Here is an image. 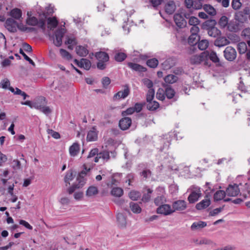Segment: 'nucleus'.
Segmentation results:
<instances>
[{"label": "nucleus", "instance_id": "nucleus-54", "mask_svg": "<svg viewBox=\"0 0 250 250\" xmlns=\"http://www.w3.org/2000/svg\"><path fill=\"white\" fill-rule=\"evenodd\" d=\"M143 83L145 85H146L149 89H153V83L152 82L148 79L145 78L143 79Z\"/></svg>", "mask_w": 250, "mask_h": 250}, {"label": "nucleus", "instance_id": "nucleus-18", "mask_svg": "<svg viewBox=\"0 0 250 250\" xmlns=\"http://www.w3.org/2000/svg\"><path fill=\"white\" fill-rule=\"evenodd\" d=\"M116 219L119 226L121 228H125L126 225V217L122 213H118Z\"/></svg>", "mask_w": 250, "mask_h": 250}, {"label": "nucleus", "instance_id": "nucleus-62", "mask_svg": "<svg viewBox=\"0 0 250 250\" xmlns=\"http://www.w3.org/2000/svg\"><path fill=\"white\" fill-rule=\"evenodd\" d=\"M2 88L7 89L10 86V82L7 78L2 80L0 83Z\"/></svg>", "mask_w": 250, "mask_h": 250}, {"label": "nucleus", "instance_id": "nucleus-11", "mask_svg": "<svg viewBox=\"0 0 250 250\" xmlns=\"http://www.w3.org/2000/svg\"><path fill=\"white\" fill-rule=\"evenodd\" d=\"M157 212L159 214L167 215L174 212V210H172L170 205L168 204H164L160 206L157 208Z\"/></svg>", "mask_w": 250, "mask_h": 250}, {"label": "nucleus", "instance_id": "nucleus-56", "mask_svg": "<svg viewBox=\"0 0 250 250\" xmlns=\"http://www.w3.org/2000/svg\"><path fill=\"white\" fill-rule=\"evenodd\" d=\"M199 20L195 17H191L188 21L189 24L192 26L198 25L199 24Z\"/></svg>", "mask_w": 250, "mask_h": 250}, {"label": "nucleus", "instance_id": "nucleus-57", "mask_svg": "<svg viewBox=\"0 0 250 250\" xmlns=\"http://www.w3.org/2000/svg\"><path fill=\"white\" fill-rule=\"evenodd\" d=\"M19 52L23 56L24 59L26 61H28L32 65H33V66L35 65V63H34V62L24 53V52L23 51V50L21 48L20 49Z\"/></svg>", "mask_w": 250, "mask_h": 250}, {"label": "nucleus", "instance_id": "nucleus-15", "mask_svg": "<svg viewBox=\"0 0 250 250\" xmlns=\"http://www.w3.org/2000/svg\"><path fill=\"white\" fill-rule=\"evenodd\" d=\"M176 8L175 2L172 0H169L166 4L165 9L167 14L171 15L174 12Z\"/></svg>", "mask_w": 250, "mask_h": 250}, {"label": "nucleus", "instance_id": "nucleus-37", "mask_svg": "<svg viewBox=\"0 0 250 250\" xmlns=\"http://www.w3.org/2000/svg\"><path fill=\"white\" fill-rule=\"evenodd\" d=\"M190 31L191 33V35L189 36L188 38V42H192L191 41V40L193 38V36H197L199 31V28L198 26V25H194L191 27V28L190 29Z\"/></svg>", "mask_w": 250, "mask_h": 250}, {"label": "nucleus", "instance_id": "nucleus-17", "mask_svg": "<svg viewBox=\"0 0 250 250\" xmlns=\"http://www.w3.org/2000/svg\"><path fill=\"white\" fill-rule=\"evenodd\" d=\"M80 150V146L78 143H74L69 148L70 155L72 157L77 155Z\"/></svg>", "mask_w": 250, "mask_h": 250}, {"label": "nucleus", "instance_id": "nucleus-6", "mask_svg": "<svg viewBox=\"0 0 250 250\" xmlns=\"http://www.w3.org/2000/svg\"><path fill=\"white\" fill-rule=\"evenodd\" d=\"M86 172L84 171H82L79 174V177L77 178V180L79 181V184H73L71 187H70L68 189V192L69 194H71L73 192H74V191L77 189L81 187H82L85 181L84 180L83 178V177L85 175Z\"/></svg>", "mask_w": 250, "mask_h": 250}, {"label": "nucleus", "instance_id": "nucleus-36", "mask_svg": "<svg viewBox=\"0 0 250 250\" xmlns=\"http://www.w3.org/2000/svg\"><path fill=\"white\" fill-rule=\"evenodd\" d=\"M226 194H227L226 192L224 190H220L216 191L214 195L213 198L214 201H218L223 199L225 197Z\"/></svg>", "mask_w": 250, "mask_h": 250}, {"label": "nucleus", "instance_id": "nucleus-46", "mask_svg": "<svg viewBox=\"0 0 250 250\" xmlns=\"http://www.w3.org/2000/svg\"><path fill=\"white\" fill-rule=\"evenodd\" d=\"M208 46V42L207 40H202L198 43V47L201 50H205Z\"/></svg>", "mask_w": 250, "mask_h": 250}, {"label": "nucleus", "instance_id": "nucleus-9", "mask_svg": "<svg viewBox=\"0 0 250 250\" xmlns=\"http://www.w3.org/2000/svg\"><path fill=\"white\" fill-rule=\"evenodd\" d=\"M187 207V203L184 200H178L175 201L172 204V210L174 212L175 211H183L185 210Z\"/></svg>", "mask_w": 250, "mask_h": 250}, {"label": "nucleus", "instance_id": "nucleus-29", "mask_svg": "<svg viewBox=\"0 0 250 250\" xmlns=\"http://www.w3.org/2000/svg\"><path fill=\"white\" fill-rule=\"evenodd\" d=\"M99 192L98 188L93 186H90L86 191L85 195L88 197H91L97 195Z\"/></svg>", "mask_w": 250, "mask_h": 250}, {"label": "nucleus", "instance_id": "nucleus-38", "mask_svg": "<svg viewBox=\"0 0 250 250\" xmlns=\"http://www.w3.org/2000/svg\"><path fill=\"white\" fill-rule=\"evenodd\" d=\"M127 65L132 69L133 70H134L135 71H145V68L143 67L142 66L140 65V64L134 63L132 62H128L127 63Z\"/></svg>", "mask_w": 250, "mask_h": 250}, {"label": "nucleus", "instance_id": "nucleus-53", "mask_svg": "<svg viewBox=\"0 0 250 250\" xmlns=\"http://www.w3.org/2000/svg\"><path fill=\"white\" fill-rule=\"evenodd\" d=\"M156 97L158 99L163 101L165 99L164 90L162 88H159L156 93Z\"/></svg>", "mask_w": 250, "mask_h": 250}, {"label": "nucleus", "instance_id": "nucleus-32", "mask_svg": "<svg viewBox=\"0 0 250 250\" xmlns=\"http://www.w3.org/2000/svg\"><path fill=\"white\" fill-rule=\"evenodd\" d=\"M129 208L134 213L138 214L142 211L141 208L140 206L137 203L133 202H130Z\"/></svg>", "mask_w": 250, "mask_h": 250}, {"label": "nucleus", "instance_id": "nucleus-48", "mask_svg": "<svg viewBox=\"0 0 250 250\" xmlns=\"http://www.w3.org/2000/svg\"><path fill=\"white\" fill-rule=\"evenodd\" d=\"M126 58V55L123 52H118L115 54L114 56L115 60L118 62H121Z\"/></svg>", "mask_w": 250, "mask_h": 250}, {"label": "nucleus", "instance_id": "nucleus-50", "mask_svg": "<svg viewBox=\"0 0 250 250\" xmlns=\"http://www.w3.org/2000/svg\"><path fill=\"white\" fill-rule=\"evenodd\" d=\"M47 21L48 24L52 26L53 28L56 27L58 24V21L55 17L49 18L47 19Z\"/></svg>", "mask_w": 250, "mask_h": 250}, {"label": "nucleus", "instance_id": "nucleus-24", "mask_svg": "<svg viewBox=\"0 0 250 250\" xmlns=\"http://www.w3.org/2000/svg\"><path fill=\"white\" fill-rule=\"evenodd\" d=\"M163 85L165 87V94L168 99H172L175 95V92L173 89L170 85L163 83Z\"/></svg>", "mask_w": 250, "mask_h": 250}, {"label": "nucleus", "instance_id": "nucleus-47", "mask_svg": "<svg viewBox=\"0 0 250 250\" xmlns=\"http://www.w3.org/2000/svg\"><path fill=\"white\" fill-rule=\"evenodd\" d=\"M60 53L62 58L67 60H70L72 58L71 55L65 49H60Z\"/></svg>", "mask_w": 250, "mask_h": 250}, {"label": "nucleus", "instance_id": "nucleus-25", "mask_svg": "<svg viewBox=\"0 0 250 250\" xmlns=\"http://www.w3.org/2000/svg\"><path fill=\"white\" fill-rule=\"evenodd\" d=\"M235 19L239 22L244 23L247 20V16L244 12L239 11L235 14Z\"/></svg>", "mask_w": 250, "mask_h": 250}, {"label": "nucleus", "instance_id": "nucleus-16", "mask_svg": "<svg viewBox=\"0 0 250 250\" xmlns=\"http://www.w3.org/2000/svg\"><path fill=\"white\" fill-rule=\"evenodd\" d=\"M175 65L174 58H169L165 60L162 63V66L164 70H168Z\"/></svg>", "mask_w": 250, "mask_h": 250}, {"label": "nucleus", "instance_id": "nucleus-4", "mask_svg": "<svg viewBox=\"0 0 250 250\" xmlns=\"http://www.w3.org/2000/svg\"><path fill=\"white\" fill-rule=\"evenodd\" d=\"M223 53L225 58L230 62L234 61L237 56V52L235 49L230 46H227Z\"/></svg>", "mask_w": 250, "mask_h": 250}, {"label": "nucleus", "instance_id": "nucleus-34", "mask_svg": "<svg viewBox=\"0 0 250 250\" xmlns=\"http://www.w3.org/2000/svg\"><path fill=\"white\" fill-rule=\"evenodd\" d=\"M146 192L145 191L144 192V194L142 198V200L144 202H148L150 199L151 194L153 192V190L149 188H146Z\"/></svg>", "mask_w": 250, "mask_h": 250}, {"label": "nucleus", "instance_id": "nucleus-22", "mask_svg": "<svg viewBox=\"0 0 250 250\" xmlns=\"http://www.w3.org/2000/svg\"><path fill=\"white\" fill-rule=\"evenodd\" d=\"M98 134L96 129L93 127L91 130L89 131L87 133L86 139L88 141H94L97 139Z\"/></svg>", "mask_w": 250, "mask_h": 250}, {"label": "nucleus", "instance_id": "nucleus-27", "mask_svg": "<svg viewBox=\"0 0 250 250\" xmlns=\"http://www.w3.org/2000/svg\"><path fill=\"white\" fill-rule=\"evenodd\" d=\"M76 52L80 57H85L88 54V50L87 48L81 45L76 46Z\"/></svg>", "mask_w": 250, "mask_h": 250}, {"label": "nucleus", "instance_id": "nucleus-23", "mask_svg": "<svg viewBox=\"0 0 250 250\" xmlns=\"http://www.w3.org/2000/svg\"><path fill=\"white\" fill-rule=\"evenodd\" d=\"M229 41L225 37H219L218 38L214 41V45L219 47H221L229 44Z\"/></svg>", "mask_w": 250, "mask_h": 250}, {"label": "nucleus", "instance_id": "nucleus-35", "mask_svg": "<svg viewBox=\"0 0 250 250\" xmlns=\"http://www.w3.org/2000/svg\"><path fill=\"white\" fill-rule=\"evenodd\" d=\"M204 10L209 15L214 16L216 14L215 9L213 6L209 4H205L203 6Z\"/></svg>", "mask_w": 250, "mask_h": 250}, {"label": "nucleus", "instance_id": "nucleus-31", "mask_svg": "<svg viewBox=\"0 0 250 250\" xmlns=\"http://www.w3.org/2000/svg\"><path fill=\"white\" fill-rule=\"evenodd\" d=\"M110 193L113 196L116 197H120L123 195L124 190L121 188L114 187L111 190Z\"/></svg>", "mask_w": 250, "mask_h": 250}, {"label": "nucleus", "instance_id": "nucleus-41", "mask_svg": "<svg viewBox=\"0 0 250 250\" xmlns=\"http://www.w3.org/2000/svg\"><path fill=\"white\" fill-rule=\"evenodd\" d=\"M216 23V22L214 20H207L203 23V26L204 28L208 30L210 28L215 27Z\"/></svg>", "mask_w": 250, "mask_h": 250}, {"label": "nucleus", "instance_id": "nucleus-5", "mask_svg": "<svg viewBox=\"0 0 250 250\" xmlns=\"http://www.w3.org/2000/svg\"><path fill=\"white\" fill-rule=\"evenodd\" d=\"M5 24L6 29L10 32L15 33L17 32V27L21 31L24 30V29H21L19 26L18 23L15 20L12 18L7 19Z\"/></svg>", "mask_w": 250, "mask_h": 250}, {"label": "nucleus", "instance_id": "nucleus-19", "mask_svg": "<svg viewBox=\"0 0 250 250\" xmlns=\"http://www.w3.org/2000/svg\"><path fill=\"white\" fill-rule=\"evenodd\" d=\"M46 99L42 96H40L34 101V104L38 106L34 108L37 109H40L43 105H46Z\"/></svg>", "mask_w": 250, "mask_h": 250}, {"label": "nucleus", "instance_id": "nucleus-49", "mask_svg": "<svg viewBox=\"0 0 250 250\" xmlns=\"http://www.w3.org/2000/svg\"><path fill=\"white\" fill-rule=\"evenodd\" d=\"M146 64L151 68H155L158 64V61L155 58L149 59L147 60Z\"/></svg>", "mask_w": 250, "mask_h": 250}, {"label": "nucleus", "instance_id": "nucleus-28", "mask_svg": "<svg viewBox=\"0 0 250 250\" xmlns=\"http://www.w3.org/2000/svg\"><path fill=\"white\" fill-rule=\"evenodd\" d=\"M10 16L17 20H20L21 18V11L18 8H14L10 12Z\"/></svg>", "mask_w": 250, "mask_h": 250}, {"label": "nucleus", "instance_id": "nucleus-12", "mask_svg": "<svg viewBox=\"0 0 250 250\" xmlns=\"http://www.w3.org/2000/svg\"><path fill=\"white\" fill-rule=\"evenodd\" d=\"M174 21L179 28H183L187 25V21L180 14H176L174 16Z\"/></svg>", "mask_w": 250, "mask_h": 250}, {"label": "nucleus", "instance_id": "nucleus-60", "mask_svg": "<svg viewBox=\"0 0 250 250\" xmlns=\"http://www.w3.org/2000/svg\"><path fill=\"white\" fill-rule=\"evenodd\" d=\"M231 6L233 9L237 10L241 6V3L240 2V0H233L231 3Z\"/></svg>", "mask_w": 250, "mask_h": 250}, {"label": "nucleus", "instance_id": "nucleus-26", "mask_svg": "<svg viewBox=\"0 0 250 250\" xmlns=\"http://www.w3.org/2000/svg\"><path fill=\"white\" fill-rule=\"evenodd\" d=\"M95 57L100 62H108L109 60L108 55L104 52H99L95 54Z\"/></svg>", "mask_w": 250, "mask_h": 250}, {"label": "nucleus", "instance_id": "nucleus-45", "mask_svg": "<svg viewBox=\"0 0 250 250\" xmlns=\"http://www.w3.org/2000/svg\"><path fill=\"white\" fill-rule=\"evenodd\" d=\"M237 49L240 54L245 53L247 49L246 43L243 42L238 43L237 44Z\"/></svg>", "mask_w": 250, "mask_h": 250}, {"label": "nucleus", "instance_id": "nucleus-13", "mask_svg": "<svg viewBox=\"0 0 250 250\" xmlns=\"http://www.w3.org/2000/svg\"><path fill=\"white\" fill-rule=\"evenodd\" d=\"M210 200L208 196H206L205 198L196 205V208L197 210H202L208 208L210 204Z\"/></svg>", "mask_w": 250, "mask_h": 250}, {"label": "nucleus", "instance_id": "nucleus-14", "mask_svg": "<svg viewBox=\"0 0 250 250\" xmlns=\"http://www.w3.org/2000/svg\"><path fill=\"white\" fill-rule=\"evenodd\" d=\"M132 123L131 119L129 117H125L122 119L119 122V126L123 130L127 129Z\"/></svg>", "mask_w": 250, "mask_h": 250}, {"label": "nucleus", "instance_id": "nucleus-40", "mask_svg": "<svg viewBox=\"0 0 250 250\" xmlns=\"http://www.w3.org/2000/svg\"><path fill=\"white\" fill-rule=\"evenodd\" d=\"M227 27L231 32H236L239 30V24L235 21H230Z\"/></svg>", "mask_w": 250, "mask_h": 250}, {"label": "nucleus", "instance_id": "nucleus-10", "mask_svg": "<svg viewBox=\"0 0 250 250\" xmlns=\"http://www.w3.org/2000/svg\"><path fill=\"white\" fill-rule=\"evenodd\" d=\"M226 194L229 196H236L240 192L238 186L237 184L229 185L226 189Z\"/></svg>", "mask_w": 250, "mask_h": 250}, {"label": "nucleus", "instance_id": "nucleus-33", "mask_svg": "<svg viewBox=\"0 0 250 250\" xmlns=\"http://www.w3.org/2000/svg\"><path fill=\"white\" fill-rule=\"evenodd\" d=\"M178 80V78L172 74L167 75L164 78L165 82L167 83L172 84L176 83Z\"/></svg>", "mask_w": 250, "mask_h": 250}, {"label": "nucleus", "instance_id": "nucleus-39", "mask_svg": "<svg viewBox=\"0 0 250 250\" xmlns=\"http://www.w3.org/2000/svg\"><path fill=\"white\" fill-rule=\"evenodd\" d=\"M208 33L209 36L216 38L220 34V31L215 27L208 29Z\"/></svg>", "mask_w": 250, "mask_h": 250}, {"label": "nucleus", "instance_id": "nucleus-42", "mask_svg": "<svg viewBox=\"0 0 250 250\" xmlns=\"http://www.w3.org/2000/svg\"><path fill=\"white\" fill-rule=\"evenodd\" d=\"M148 104H147V108L149 110L153 111L158 108L159 106V103L156 101H152L151 102H147Z\"/></svg>", "mask_w": 250, "mask_h": 250}, {"label": "nucleus", "instance_id": "nucleus-21", "mask_svg": "<svg viewBox=\"0 0 250 250\" xmlns=\"http://www.w3.org/2000/svg\"><path fill=\"white\" fill-rule=\"evenodd\" d=\"M103 159L104 160L107 161L110 158V156L109 155V152L107 151H104L103 152H100L98 157H95L94 158V162L95 163H98L100 159Z\"/></svg>", "mask_w": 250, "mask_h": 250}, {"label": "nucleus", "instance_id": "nucleus-20", "mask_svg": "<svg viewBox=\"0 0 250 250\" xmlns=\"http://www.w3.org/2000/svg\"><path fill=\"white\" fill-rule=\"evenodd\" d=\"M208 59H209L214 63H216V66H221V63L220 62L219 58H218L216 53L214 51H212L210 53H208Z\"/></svg>", "mask_w": 250, "mask_h": 250}, {"label": "nucleus", "instance_id": "nucleus-7", "mask_svg": "<svg viewBox=\"0 0 250 250\" xmlns=\"http://www.w3.org/2000/svg\"><path fill=\"white\" fill-rule=\"evenodd\" d=\"M124 89L123 91H120L116 93L113 96V100H117L121 99H125L130 93V88L127 84L124 86Z\"/></svg>", "mask_w": 250, "mask_h": 250}, {"label": "nucleus", "instance_id": "nucleus-1", "mask_svg": "<svg viewBox=\"0 0 250 250\" xmlns=\"http://www.w3.org/2000/svg\"><path fill=\"white\" fill-rule=\"evenodd\" d=\"M189 62L192 65H199L203 63L205 66H209L208 62L207 52H203L199 55L192 56L189 59Z\"/></svg>", "mask_w": 250, "mask_h": 250}, {"label": "nucleus", "instance_id": "nucleus-43", "mask_svg": "<svg viewBox=\"0 0 250 250\" xmlns=\"http://www.w3.org/2000/svg\"><path fill=\"white\" fill-rule=\"evenodd\" d=\"M229 24V22L228 18L225 16H222L219 21V24L220 26L222 28H224L227 26L228 27Z\"/></svg>", "mask_w": 250, "mask_h": 250}, {"label": "nucleus", "instance_id": "nucleus-51", "mask_svg": "<svg viewBox=\"0 0 250 250\" xmlns=\"http://www.w3.org/2000/svg\"><path fill=\"white\" fill-rule=\"evenodd\" d=\"M155 91L154 89H150L148 90L146 95L147 102H151L153 99L154 96Z\"/></svg>", "mask_w": 250, "mask_h": 250}, {"label": "nucleus", "instance_id": "nucleus-44", "mask_svg": "<svg viewBox=\"0 0 250 250\" xmlns=\"http://www.w3.org/2000/svg\"><path fill=\"white\" fill-rule=\"evenodd\" d=\"M128 196L132 200L136 201L140 198L141 193L139 191L132 190L129 193Z\"/></svg>", "mask_w": 250, "mask_h": 250}, {"label": "nucleus", "instance_id": "nucleus-2", "mask_svg": "<svg viewBox=\"0 0 250 250\" xmlns=\"http://www.w3.org/2000/svg\"><path fill=\"white\" fill-rule=\"evenodd\" d=\"M27 18L26 20V23L30 26H38L39 27L41 28L43 32L45 30V20L43 19H41L39 20L34 17L32 16L31 12L27 13Z\"/></svg>", "mask_w": 250, "mask_h": 250}, {"label": "nucleus", "instance_id": "nucleus-3", "mask_svg": "<svg viewBox=\"0 0 250 250\" xmlns=\"http://www.w3.org/2000/svg\"><path fill=\"white\" fill-rule=\"evenodd\" d=\"M188 190L190 192V193L188 198V200L190 204L195 203L202 196L201 188L197 186H191Z\"/></svg>", "mask_w": 250, "mask_h": 250}, {"label": "nucleus", "instance_id": "nucleus-61", "mask_svg": "<svg viewBox=\"0 0 250 250\" xmlns=\"http://www.w3.org/2000/svg\"><path fill=\"white\" fill-rule=\"evenodd\" d=\"M39 110L47 115L50 114L52 112V110L49 107L45 105H43Z\"/></svg>", "mask_w": 250, "mask_h": 250}, {"label": "nucleus", "instance_id": "nucleus-30", "mask_svg": "<svg viewBox=\"0 0 250 250\" xmlns=\"http://www.w3.org/2000/svg\"><path fill=\"white\" fill-rule=\"evenodd\" d=\"M207 226V223L203 221H199L193 223L191 226V229L192 230H196L201 229Z\"/></svg>", "mask_w": 250, "mask_h": 250}, {"label": "nucleus", "instance_id": "nucleus-8", "mask_svg": "<svg viewBox=\"0 0 250 250\" xmlns=\"http://www.w3.org/2000/svg\"><path fill=\"white\" fill-rule=\"evenodd\" d=\"M65 29L61 28L57 30L55 32L56 41L54 40V43L56 46H60L62 44V38L65 33Z\"/></svg>", "mask_w": 250, "mask_h": 250}, {"label": "nucleus", "instance_id": "nucleus-64", "mask_svg": "<svg viewBox=\"0 0 250 250\" xmlns=\"http://www.w3.org/2000/svg\"><path fill=\"white\" fill-rule=\"evenodd\" d=\"M102 84L103 85V87L104 88H107L108 85L110 83V79L108 77H104L102 79Z\"/></svg>", "mask_w": 250, "mask_h": 250}, {"label": "nucleus", "instance_id": "nucleus-55", "mask_svg": "<svg viewBox=\"0 0 250 250\" xmlns=\"http://www.w3.org/2000/svg\"><path fill=\"white\" fill-rule=\"evenodd\" d=\"M205 0H194V9H200L203 7V4Z\"/></svg>", "mask_w": 250, "mask_h": 250}, {"label": "nucleus", "instance_id": "nucleus-58", "mask_svg": "<svg viewBox=\"0 0 250 250\" xmlns=\"http://www.w3.org/2000/svg\"><path fill=\"white\" fill-rule=\"evenodd\" d=\"M73 179V173L72 171H69L66 173L64 177V182L65 183L70 184L69 181H72Z\"/></svg>", "mask_w": 250, "mask_h": 250}, {"label": "nucleus", "instance_id": "nucleus-59", "mask_svg": "<svg viewBox=\"0 0 250 250\" xmlns=\"http://www.w3.org/2000/svg\"><path fill=\"white\" fill-rule=\"evenodd\" d=\"M82 62H83V67L86 70H89L90 69L91 65L90 61L86 59H82Z\"/></svg>", "mask_w": 250, "mask_h": 250}, {"label": "nucleus", "instance_id": "nucleus-63", "mask_svg": "<svg viewBox=\"0 0 250 250\" xmlns=\"http://www.w3.org/2000/svg\"><path fill=\"white\" fill-rule=\"evenodd\" d=\"M198 245H203V244H205V245H211L212 244H213L214 243H213V242L209 240V239H206V238H203L201 240H200L199 242V243H198Z\"/></svg>", "mask_w": 250, "mask_h": 250}, {"label": "nucleus", "instance_id": "nucleus-52", "mask_svg": "<svg viewBox=\"0 0 250 250\" xmlns=\"http://www.w3.org/2000/svg\"><path fill=\"white\" fill-rule=\"evenodd\" d=\"M99 149L97 148H94L91 150L88 155L87 157V159H90L93 157H98L99 155Z\"/></svg>", "mask_w": 250, "mask_h": 250}]
</instances>
